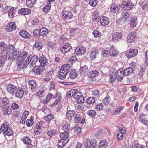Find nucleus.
Listing matches in <instances>:
<instances>
[{
	"mask_svg": "<svg viewBox=\"0 0 148 148\" xmlns=\"http://www.w3.org/2000/svg\"><path fill=\"white\" fill-rule=\"evenodd\" d=\"M115 72L110 71L109 73V81L110 82L112 83L114 82L116 80L117 77Z\"/></svg>",
	"mask_w": 148,
	"mask_h": 148,
	"instance_id": "obj_16",
	"label": "nucleus"
},
{
	"mask_svg": "<svg viewBox=\"0 0 148 148\" xmlns=\"http://www.w3.org/2000/svg\"><path fill=\"white\" fill-rule=\"evenodd\" d=\"M86 51V49L84 47H79L77 48L75 53L76 54H82Z\"/></svg>",
	"mask_w": 148,
	"mask_h": 148,
	"instance_id": "obj_22",
	"label": "nucleus"
},
{
	"mask_svg": "<svg viewBox=\"0 0 148 148\" xmlns=\"http://www.w3.org/2000/svg\"><path fill=\"white\" fill-rule=\"evenodd\" d=\"M16 90V87L14 85L10 84L8 86L7 91L10 94H14Z\"/></svg>",
	"mask_w": 148,
	"mask_h": 148,
	"instance_id": "obj_23",
	"label": "nucleus"
},
{
	"mask_svg": "<svg viewBox=\"0 0 148 148\" xmlns=\"http://www.w3.org/2000/svg\"><path fill=\"white\" fill-rule=\"evenodd\" d=\"M76 92L75 89H71L66 94V97H68L70 98L71 97H73V95Z\"/></svg>",
	"mask_w": 148,
	"mask_h": 148,
	"instance_id": "obj_51",
	"label": "nucleus"
},
{
	"mask_svg": "<svg viewBox=\"0 0 148 148\" xmlns=\"http://www.w3.org/2000/svg\"><path fill=\"white\" fill-rule=\"evenodd\" d=\"M39 60L40 66H44L46 65L47 62V60L43 56H41L39 58Z\"/></svg>",
	"mask_w": 148,
	"mask_h": 148,
	"instance_id": "obj_21",
	"label": "nucleus"
},
{
	"mask_svg": "<svg viewBox=\"0 0 148 148\" xmlns=\"http://www.w3.org/2000/svg\"><path fill=\"white\" fill-rule=\"evenodd\" d=\"M67 140H64L63 139H61L58 142L57 145L59 148H62L65 146L67 143Z\"/></svg>",
	"mask_w": 148,
	"mask_h": 148,
	"instance_id": "obj_38",
	"label": "nucleus"
},
{
	"mask_svg": "<svg viewBox=\"0 0 148 148\" xmlns=\"http://www.w3.org/2000/svg\"><path fill=\"white\" fill-rule=\"evenodd\" d=\"M103 107V105L102 103L97 104L95 106V108L97 110H102Z\"/></svg>",
	"mask_w": 148,
	"mask_h": 148,
	"instance_id": "obj_56",
	"label": "nucleus"
},
{
	"mask_svg": "<svg viewBox=\"0 0 148 148\" xmlns=\"http://www.w3.org/2000/svg\"><path fill=\"white\" fill-rule=\"evenodd\" d=\"M33 34L36 38L38 37L40 35V30L38 29H35L33 31Z\"/></svg>",
	"mask_w": 148,
	"mask_h": 148,
	"instance_id": "obj_54",
	"label": "nucleus"
},
{
	"mask_svg": "<svg viewBox=\"0 0 148 148\" xmlns=\"http://www.w3.org/2000/svg\"><path fill=\"white\" fill-rule=\"evenodd\" d=\"M10 104L8 99L6 97H4L2 99V103L1 105V108L9 106Z\"/></svg>",
	"mask_w": 148,
	"mask_h": 148,
	"instance_id": "obj_25",
	"label": "nucleus"
},
{
	"mask_svg": "<svg viewBox=\"0 0 148 148\" xmlns=\"http://www.w3.org/2000/svg\"><path fill=\"white\" fill-rule=\"evenodd\" d=\"M118 128L120 132L119 133H120V135L121 138L123 136V134L126 133V130L124 126L121 125H119Z\"/></svg>",
	"mask_w": 148,
	"mask_h": 148,
	"instance_id": "obj_26",
	"label": "nucleus"
},
{
	"mask_svg": "<svg viewBox=\"0 0 148 148\" xmlns=\"http://www.w3.org/2000/svg\"><path fill=\"white\" fill-rule=\"evenodd\" d=\"M61 15L63 18L65 20L71 19L73 17L72 13L68 11H63Z\"/></svg>",
	"mask_w": 148,
	"mask_h": 148,
	"instance_id": "obj_8",
	"label": "nucleus"
},
{
	"mask_svg": "<svg viewBox=\"0 0 148 148\" xmlns=\"http://www.w3.org/2000/svg\"><path fill=\"white\" fill-rule=\"evenodd\" d=\"M138 52L137 49H130L127 51L126 55L128 58L132 57L136 55Z\"/></svg>",
	"mask_w": 148,
	"mask_h": 148,
	"instance_id": "obj_10",
	"label": "nucleus"
},
{
	"mask_svg": "<svg viewBox=\"0 0 148 148\" xmlns=\"http://www.w3.org/2000/svg\"><path fill=\"white\" fill-rule=\"evenodd\" d=\"M73 98L77 99V103H81L84 101L83 97L80 92H78L76 90L75 92L73 95Z\"/></svg>",
	"mask_w": 148,
	"mask_h": 148,
	"instance_id": "obj_6",
	"label": "nucleus"
},
{
	"mask_svg": "<svg viewBox=\"0 0 148 148\" xmlns=\"http://www.w3.org/2000/svg\"><path fill=\"white\" fill-rule=\"evenodd\" d=\"M34 123V121L32 119H28L26 121V124L27 126L30 127L32 126Z\"/></svg>",
	"mask_w": 148,
	"mask_h": 148,
	"instance_id": "obj_60",
	"label": "nucleus"
},
{
	"mask_svg": "<svg viewBox=\"0 0 148 148\" xmlns=\"http://www.w3.org/2000/svg\"><path fill=\"white\" fill-rule=\"evenodd\" d=\"M77 76V73L74 70L71 71L70 74V77L71 79H73L76 78Z\"/></svg>",
	"mask_w": 148,
	"mask_h": 148,
	"instance_id": "obj_45",
	"label": "nucleus"
},
{
	"mask_svg": "<svg viewBox=\"0 0 148 148\" xmlns=\"http://www.w3.org/2000/svg\"><path fill=\"white\" fill-rule=\"evenodd\" d=\"M123 10H128L132 8L134 5L129 1H126L123 2L121 5Z\"/></svg>",
	"mask_w": 148,
	"mask_h": 148,
	"instance_id": "obj_9",
	"label": "nucleus"
},
{
	"mask_svg": "<svg viewBox=\"0 0 148 148\" xmlns=\"http://www.w3.org/2000/svg\"><path fill=\"white\" fill-rule=\"evenodd\" d=\"M34 46L38 49H41L42 47V44L39 41L35 42V43Z\"/></svg>",
	"mask_w": 148,
	"mask_h": 148,
	"instance_id": "obj_48",
	"label": "nucleus"
},
{
	"mask_svg": "<svg viewBox=\"0 0 148 148\" xmlns=\"http://www.w3.org/2000/svg\"><path fill=\"white\" fill-rule=\"evenodd\" d=\"M110 98L109 95H106L103 99V102L106 104H109L110 102Z\"/></svg>",
	"mask_w": 148,
	"mask_h": 148,
	"instance_id": "obj_53",
	"label": "nucleus"
},
{
	"mask_svg": "<svg viewBox=\"0 0 148 148\" xmlns=\"http://www.w3.org/2000/svg\"><path fill=\"white\" fill-rule=\"evenodd\" d=\"M85 148H95L97 145L96 141L95 140L90 141L88 139H86L85 143Z\"/></svg>",
	"mask_w": 148,
	"mask_h": 148,
	"instance_id": "obj_5",
	"label": "nucleus"
},
{
	"mask_svg": "<svg viewBox=\"0 0 148 148\" xmlns=\"http://www.w3.org/2000/svg\"><path fill=\"white\" fill-rule=\"evenodd\" d=\"M87 114L92 117H95L96 114V112L93 110H89L87 112Z\"/></svg>",
	"mask_w": 148,
	"mask_h": 148,
	"instance_id": "obj_62",
	"label": "nucleus"
},
{
	"mask_svg": "<svg viewBox=\"0 0 148 148\" xmlns=\"http://www.w3.org/2000/svg\"><path fill=\"white\" fill-rule=\"evenodd\" d=\"M100 22L101 25L106 26L108 24L109 22V19L106 17H103L100 19Z\"/></svg>",
	"mask_w": 148,
	"mask_h": 148,
	"instance_id": "obj_20",
	"label": "nucleus"
},
{
	"mask_svg": "<svg viewBox=\"0 0 148 148\" xmlns=\"http://www.w3.org/2000/svg\"><path fill=\"white\" fill-rule=\"evenodd\" d=\"M20 53L14 49V47L10 46L8 49L7 56L11 59L18 60Z\"/></svg>",
	"mask_w": 148,
	"mask_h": 148,
	"instance_id": "obj_1",
	"label": "nucleus"
},
{
	"mask_svg": "<svg viewBox=\"0 0 148 148\" xmlns=\"http://www.w3.org/2000/svg\"><path fill=\"white\" fill-rule=\"evenodd\" d=\"M44 69V66H35L33 69V71L35 72L36 75H39L42 73Z\"/></svg>",
	"mask_w": 148,
	"mask_h": 148,
	"instance_id": "obj_15",
	"label": "nucleus"
},
{
	"mask_svg": "<svg viewBox=\"0 0 148 148\" xmlns=\"http://www.w3.org/2000/svg\"><path fill=\"white\" fill-rule=\"evenodd\" d=\"M19 34L21 36L25 39H29L30 38V35L25 30L21 31Z\"/></svg>",
	"mask_w": 148,
	"mask_h": 148,
	"instance_id": "obj_30",
	"label": "nucleus"
},
{
	"mask_svg": "<svg viewBox=\"0 0 148 148\" xmlns=\"http://www.w3.org/2000/svg\"><path fill=\"white\" fill-rule=\"evenodd\" d=\"M31 11L30 9L28 8H21L19 10V14L22 15H28L31 13Z\"/></svg>",
	"mask_w": 148,
	"mask_h": 148,
	"instance_id": "obj_18",
	"label": "nucleus"
},
{
	"mask_svg": "<svg viewBox=\"0 0 148 148\" xmlns=\"http://www.w3.org/2000/svg\"><path fill=\"white\" fill-rule=\"evenodd\" d=\"M137 18L135 17L131 18L130 20V25L132 28L135 27L137 23Z\"/></svg>",
	"mask_w": 148,
	"mask_h": 148,
	"instance_id": "obj_28",
	"label": "nucleus"
},
{
	"mask_svg": "<svg viewBox=\"0 0 148 148\" xmlns=\"http://www.w3.org/2000/svg\"><path fill=\"white\" fill-rule=\"evenodd\" d=\"M110 56L112 57H114L117 56L118 54V52L116 49L114 48V46L111 45L110 49Z\"/></svg>",
	"mask_w": 148,
	"mask_h": 148,
	"instance_id": "obj_24",
	"label": "nucleus"
},
{
	"mask_svg": "<svg viewBox=\"0 0 148 148\" xmlns=\"http://www.w3.org/2000/svg\"><path fill=\"white\" fill-rule=\"evenodd\" d=\"M7 45L4 43H0V53H5L6 48Z\"/></svg>",
	"mask_w": 148,
	"mask_h": 148,
	"instance_id": "obj_35",
	"label": "nucleus"
},
{
	"mask_svg": "<svg viewBox=\"0 0 148 148\" xmlns=\"http://www.w3.org/2000/svg\"><path fill=\"white\" fill-rule=\"evenodd\" d=\"M9 106H8V107H6L2 108H1L3 110V113L5 115H9L11 113V109L10 108H9Z\"/></svg>",
	"mask_w": 148,
	"mask_h": 148,
	"instance_id": "obj_39",
	"label": "nucleus"
},
{
	"mask_svg": "<svg viewBox=\"0 0 148 148\" xmlns=\"http://www.w3.org/2000/svg\"><path fill=\"white\" fill-rule=\"evenodd\" d=\"M51 7V3H47V4L43 8V12L45 13H48L50 10Z\"/></svg>",
	"mask_w": 148,
	"mask_h": 148,
	"instance_id": "obj_43",
	"label": "nucleus"
},
{
	"mask_svg": "<svg viewBox=\"0 0 148 148\" xmlns=\"http://www.w3.org/2000/svg\"><path fill=\"white\" fill-rule=\"evenodd\" d=\"M99 72L97 70L91 71L88 72V75L90 81H94L95 80V77L98 76Z\"/></svg>",
	"mask_w": 148,
	"mask_h": 148,
	"instance_id": "obj_7",
	"label": "nucleus"
},
{
	"mask_svg": "<svg viewBox=\"0 0 148 148\" xmlns=\"http://www.w3.org/2000/svg\"><path fill=\"white\" fill-rule=\"evenodd\" d=\"M123 108L122 106H119L114 110V112H112L113 115H117L119 114L120 112L123 110Z\"/></svg>",
	"mask_w": 148,
	"mask_h": 148,
	"instance_id": "obj_52",
	"label": "nucleus"
},
{
	"mask_svg": "<svg viewBox=\"0 0 148 148\" xmlns=\"http://www.w3.org/2000/svg\"><path fill=\"white\" fill-rule=\"evenodd\" d=\"M120 8V5L117 4H113L110 8V11L114 13L117 12Z\"/></svg>",
	"mask_w": 148,
	"mask_h": 148,
	"instance_id": "obj_27",
	"label": "nucleus"
},
{
	"mask_svg": "<svg viewBox=\"0 0 148 148\" xmlns=\"http://www.w3.org/2000/svg\"><path fill=\"white\" fill-rule=\"evenodd\" d=\"M16 28V26L14 22H11L9 23L6 27V30L7 31L10 32Z\"/></svg>",
	"mask_w": 148,
	"mask_h": 148,
	"instance_id": "obj_17",
	"label": "nucleus"
},
{
	"mask_svg": "<svg viewBox=\"0 0 148 148\" xmlns=\"http://www.w3.org/2000/svg\"><path fill=\"white\" fill-rule=\"evenodd\" d=\"M27 53L26 52H23L21 53H20V55L19 56L18 60H17V62L20 61H23V60L27 58Z\"/></svg>",
	"mask_w": 148,
	"mask_h": 148,
	"instance_id": "obj_31",
	"label": "nucleus"
},
{
	"mask_svg": "<svg viewBox=\"0 0 148 148\" xmlns=\"http://www.w3.org/2000/svg\"><path fill=\"white\" fill-rule=\"evenodd\" d=\"M116 73L117 77V79L120 81H121L124 75L123 69H120L116 72Z\"/></svg>",
	"mask_w": 148,
	"mask_h": 148,
	"instance_id": "obj_14",
	"label": "nucleus"
},
{
	"mask_svg": "<svg viewBox=\"0 0 148 148\" xmlns=\"http://www.w3.org/2000/svg\"><path fill=\"white\" fill-rule=\"evenodd\" d=\"M82 115L81 114H78L75 115V121L76 123H78L81 119Z\"/></svg>",
	"mask_w": 148,
	"mask_h": 148,
	"instance_id": "obj_58",
	"label": "nucleus"
},
{
	"mask_svg": "<svg viewBox=\"0 0 148 148\" xmlns=\"http://www.w3.org/2000/svg\"><path fill=\"white\" fill-rule=\"evenodd\" d=\"M70 67V65L68 64L62 66L58 74V77L60 79H63L65 78L69 71Z\"/></svg>",
	"mask_w": 148,
	"mask_h": 148,
	"instance_id": "obj_2",
	"label": "nucleus"
},
{
	"mask_svg": "<svg viewBox=\"0 0 148 148\" xmlns=\"http://www.w3.org/2000/svg\"><path fill=\"white\" fill-rule=\"evenodd\" d=\"M107 145V143L106 140H103L99 143L100 148H106Z\"/></svg>",
	"mask_w": 148,
	"mask_h": 148,
	"instance_id": "obj_50",
	"label": "nucleus"
},
{
	"mask_svg": "<svg viewBox=\"0 0 148 148\" xmlns=\"http://www.w3.org/2000/svg\"><path fill=\"white\" fill-rule=\"evenodd\" d=\"M75 114V112L73 110H69L66 113V117L68 119L72 118Z\"/></svg>",
	"mask_w": 148,
	"mask_h": 148,
	"instance_id": "obj_42",
	"label": "nucleus"
},
{
	"mask_svg": "<svg viewBox=\"0 0 148 148\" xmlns=\"http://www.w3.org/2000/svg\"><path fill=\"white\" fill-rule=\"evenodd\" d=\"M97 0H90L89 4L92 7H95L97 5Z\"/></svg>",
	"mask_w": 148,
	"mask_h": 148,
	"instance_id": "obj_61",
	"label": "nucleus"
},
{
	"mask_svg": "<svg viewBox=\"0 0 148 148\" xmlns=\"http://www.w3.org/2000/svg\"><path fill=\"white\" fill-rule=\"evenodd\" d=\"M8 15L9 18H12L15 15V13L14 8L10 7V9L8 10Z\"/></svg>",
	"mask_w": 148,
	"mask_h": 148,
	"instance_id": "obj_36",
	"label": "nucleus"
},
{
	"mask_svg": "<svg viewBox=\"0 0 148 148\" xmlns=\"http://www.w3.org/2000/svg\"><path fill=\"white\" fill-rule=\"evenodd\" d=\"M86 102L88 104H92L95 102V98L93 97H89L86 100Z\"/></svg>",
	"mask_w": 148,
	"mask_h": 148,
	"instance_id": "obj_55",
	"label": "nucleus"
},
{
	"mask_svg": "<svg viewBox=\"0 0 148 148\" xmlns=\"http://www.w3.org/2000/svg\"><path fill=\"white\" fill-rule=\"evenodd\" d=\"M112 40L113 41H119L122 38V35L121 34L118 32L114 33L112 34Z\"/></svg>",
	"mask_w": 148,
	"mask_h": 148,
	"instance_id": "obj_19",
	"label": "nucleus"
},
{
	"mask_svg": "<svg viewBox=\"0 0 148 148\" xmlns=\"http://www.w3.org/2000/svg\"><path fill=\"white\" fill-rule=\"evenodd\" d=\"M93 34L95 37H99L101 35L100 32L97 30H94L93 32Z\"/></svg>",
	"mask_w": 148,
	"mask_h": 148,
	"instance_id": "obj_64",
	"label": "nucleus"
},
{
	"mask_svg": "<svg viewBox=\"0 0 148 148\" xmlns=\"http://www.w3.org/2000/svg\"><path fill=\"white\" fill-rule=\"evenodd\" d=\"M30 58H31V64L32 65L35 64L37 62L38 58L36 55H34L32 56H30Z\"/></svg>",
	"mask_w": 148,
	"mask_h": 148,
	"instance_id": "obj_37",
	"label": "nucleus"
},
{
	"mask_svg": "<svg viewBox=\"0 0 148 148\" xmlns=\"http://www.w3.org/2000/svg\"><path fill=\"white\" fill-rule=\"evenodd\" d=\"M69 134L68 132H63L60 134V137L62 139H63L64 140H67V141L68 142L69 140L68 139Z\"/></svg>",
	"mask_w": 148,
	"mask_h": 148,
	"instance_id": "obj_34",
	"label": "nucleus"
},
{
	"mask_svg": "<svg viewBox=\"0 0 148 148\" xmlns=\"http://www.w3.org/2000/svg\"><path fill=\"white\" fill-rule=\"evenodd\" d=\"M23 142L26 144L28 145L27 147L28 148L32 147V145L31 144V139L28 137H25L23 139Z\"/></svg>",
	"mask_w": 148,
	"mask_h": 148,
	"instance_id": "obj_32",
	"label": "nucleus"
},
{
	"mask_svg": "<svg viewBox=\"0 0 148 148\" xmlns=\"http://www.w3.org/2000/svg\"><path fill=\"white\" fill-rule=\"evenodd\" d=\"M1 129L4 134L10 136L13 134V132L11 129L10 128L8 124L7 123H4L2 124Z\"/></svg>",
	"mask_w": 148,
	"mask_h": 148,
	"instance_id": "obj_3",
	"label": "nucleus"
},
{
	"mask_svg": "<svg viewBox=\"0 0 148 148\" xmlns=\"http://www.w3.org/2000/svg\"><path fill=\"white\" fill-rule=\"evenodd\" d=\"M136 35V32H132L130 33L127 37V41L128 43H132L135 40V38Z\"/></svg>",
	"mask_w": 148,
	"mask_h": 148,
	"instance_id": "obj_11",
	"label": "nucleus"
},
{
	"mask_svg": "<svg viewBox=\"0 0 148 148\" xmlns=\"http://www.w3.org/2000/svg\"><path fill=\"white\" fill-rule=\"evenodd\" d=\"M29 87L31 88L32 91H34L36 89V82L34 80H31L29 81Z\"/></svg>",
	"mask_w": 148,
	"mask_h": 148,
	"instance_id": "obj_29",
	"label": "nucleus"
},
{
	"mask_svg": "<svg viewBox=\"0 0 148 148\" xmlns=\"http://www.w3.org/2000/svg\"><path fill=\"white\" fill-rule=\"evenodd\" d=\"M122 19L125 21L128 20L130 17V15L127 12H123L121 13V16Z\"/></svg>",
	"mask_w": 148,
	"mask_h": 148,
	"instance_id": "obj_40",
	"label": "nucleus"
},
{
	"mask_svg": "<svg viewBox=\"0 0 148 148\" xmlns=\"http://www.w3.org/2000/svg\"><path fill=\"white\" fill-rule=\"evenodd\" d=\"M123 71L124 75H127L131 74L133 72V70L131 67H128L125 69Z\"/></svg>",
	"mask_w": 148,
	"mask_h": 148,
	"instance_id": "obj_41",
	"label": "nucleus"
},
{
	"mask_svg": "<svg viewBox=\"0 0 148 148\" xmlns=\"http://www.w3.org/2000/svg\"><path fill=\"white\" fill-rule=\"evenodd\" d=\"M145 69L143 68H141L139 71L138 73V75L139 77H143Z\"/></svg>",
	"mask_w": 148,
	"mask_h": 148,
	"instance_id": "obj_57",
	"label": "nucleus"
},
{
	"mask_svg": "<svg viewBox=\"0 0 148 148\" xmlns=\"http://www.w3.org/2000/svg\"><path fill=\"white\" fill-rule=\"evenodd\" d=\"M100 15L97 12H95L93 14V17L92 19L95 22H97L99 21Z\"/></svg>",
	"mask_w": 148,
	"mask_h": 148,
	"instance_id": "obj_44",
	"label": "nucleus"
},
{
	"mask_svg": "<svg viewBox=\"0 0 148 148\" xmlns=\"http://www.w3.org/2000/svg\"><path fill=\"white\" fill-rule=\"evenodd\" d=\"M16 96L19 98H21L24 95V92L21 89H18L15 92Z\"/></svg>",
	"mask_w": 148,
	"mask_h": 148,
	"instance_id": "obj_33",
	"label": "nucleus"
},
{
	"mask_svg": "<svg viewBox=\"0 0 148 148\" xmlns=\"http://www.w3.org/2000/svg\"><path fill=\"white\" fill-rule=\"evenodd\" d=\"M36 3V0H26L27 5L29 7H33Z\"/></svg>",
	"mask_w": 148,
	"mask_h": 148,
	"instance_id": "obj_46",
	"label": "nucleus"
},
{
	"mask_svg": "<svg viewBox=\"0 0 148 148\" xmlns=\"http://www.w3.org/2000/svg\"><path fill=\"white\" fill-rule=\"evenodd\" d=\"M40 32L41 36H45L48 33V30L45 28H43L40 29Z\"/></svg>",
	"mask_w": 148,
	"mask_h": 148,
	"instance_id": "obj_47",
	"label": "nucleus"
},
{
	"mask_svg": "<svg viewBox=\"0 0 148 148\" xmlns=\"http://www.w3.org/2000/svg\"><path fill=\"white\" fill-rule=\"evenodd\" d=\"M139 118L140 122L146 125H148V120H147L146 115L143 113L140 114Z\"/></svg>",
	"mask_w": 148,
	"mask_h": 148,
	"instance_id": "obj_13",
	"label": "nucleus"
},
{
	"mask_svg": "<svg viewBox=\"0 0 148 148\" xmlns=\"http://www.w3.org/2000/svg\"><path fill=\"white\" fill-rule=\"evenodd\" d=\"M70 126L68 123L66 122L63 125L62 127V129L65 131H66L69 130Z\"/></svg>",
	"mask_w": 148,
	"mask_h": 148,
	"instance_id": "obj_59",
	"label": "nucleus"
},
{
	"mask_svg": "<svg viewBox=\"0 0 148 148\" xmlns=\"http://www.w3.org/2000/svg\"><path fill=\"white\" fill-rule=\"evenodd\" d=\"M30 59H31L30 56H28L25 59L23 60L22 61H20L18 62L17 64L19 68L21 69H23L28 66L31 62Z\"/></svg>",
	"mask_w": 148,
	"mask_h": 148,
	"instance_id": "obj_4",
	"label": "nucleus"
},
{
	"mask_svg": "<svg viewBox=\"0 0 148 148\" xmlns=\"http://www.w3.org/2000/svg\"><path fill=\"white\" fill-rule=\"evenodd\" d=\"M71 45L68 43L64 44L62 47L60 48L61 51L63 53H65L69 51L71 48Z\"/></svg>",
	"mask_w": 148,
	"mask_h": 148,
	"instance_id": "obj_12",
	"label": "nucleus"
},
{
	"mask_svg": "<svg viewBox=\"0 0 148 148\" xmlns=\"http://www.w3.org/2000/svg\"><path fill=\"white\" fill-rule=\"evenodd\" d=\"M53 116L52 114H48L45 117L44 119L45 120L48 121L51 120L53 117Z\"/></svg>",
	"mask_w": 148,
	"mask_h": 148,
	"instance_id": "obj_63",
	"label": "nucleus"
},
{
	"mask_svg": "<svg viewBox=\"0 0 148 148\" xmlns=\"http://www.w3.org/2000/svg\"><path fill=\"white\" fill-rule=\"evenodd\" d=\"M98 53V51L97 49H95L91 52L90 56L92 59H94L96 58V55Z\"/></svg>",
	"mask_w": 148,
	"mask_h": 148,
	"instance_id": "obj_49",
	"label": "nucleus"
}]
</instances>
